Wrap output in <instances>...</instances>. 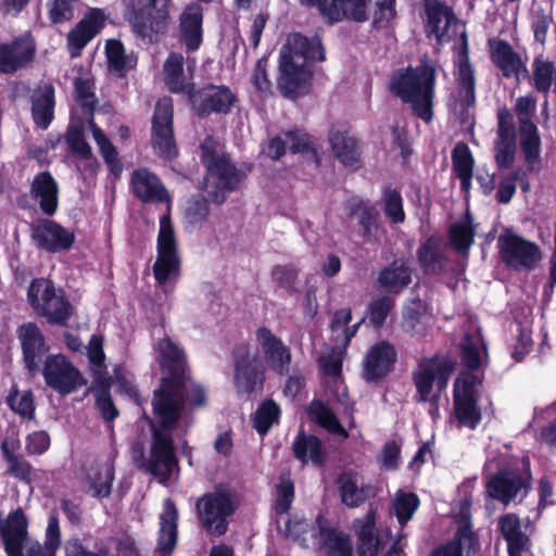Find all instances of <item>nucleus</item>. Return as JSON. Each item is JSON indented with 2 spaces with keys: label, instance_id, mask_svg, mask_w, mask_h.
Instances as JSON below:
<instances>
[{
  "label": "nucleus",
  "instance_id": "nucleus-60",
  "mask_svg": "<svg viewBox=\"0 0 556 556\" xmlns=\"http://www.w3.org/2000/svg\"><path fill=\"white\" fill-rule=\"evenodd\" d=\"M485 350L482 339L479 337L472 338L469 334L465 336L462 346V359L465 367L471 370H478L481 366L480 348Z\"/></svg>",
  "mask_w": 556,
  "mask_h": 556
},
{
  "label": "nucleus",
  "instance_id": "nucleus-26",
  "mask_svg": "<svg viewBox=\"0 0 556 556\" xmlns=\"http://www.w3.org/2000/svg\"><path fill=\"white\" fill-rule=\"evenodd\" d=\"M454 415L459 428L475 430L481 421V409L478 406L475 387L458 380L454 384Z\"/></svg>",
  "mask_w": 556,
  "mask_h": 556
},
{
  "label": "nucleus",
  "instance_id": "nucleus-59",
  "mask_svg": "<svg viewBox=\"0 0 556 556\" xmlns=\"http://www.w3.org/2000/svg\"><path fill=\"white\" fill-rule=\"evenodd\" d=\"M402 440L392 439L386 442L380 453L377 455V462L381 469L394 471L399 469L401 463Z\"/></svg>",
  "mask_w": 556,
  "mask_h": 556
},
{
  "label": "nucleus",
  "instance_id": "nucleus-28",
  "mask_svg": "<svg viewBox=\"0 0 556 556\" xmlns=\"http://www.w3.org/2000/svg\"><path fill=\"white\" fill-rule=\"evenodd\" d=\"M280 59L296 65H309V62L324 61L325 50L321 39L318 36L309 38L300 33L292 34L280 53Z\"/></svg>",
  "mask_w": 556,
  "mask_h": 556
},
{
  "label": "nucleus",
  "instance_id": "nucleus-40",
  "mask_svg": "<svg viewBox=\"0 0 556 556\" xmlns=\"http://www.w3.org/2000/svg\"><path fill=\"white\" fill-rule=\"evenodd\" d=\"M526 77L536 92L545 96L552 90L556 92V62L543 53L534 56L531 73Z\"/></svg>",
  "mask_w": 556,
  "mask_h": 556
},
{
  "label": "nucleus",
  "instance_id": "nucleus-53",
  "mask_svg": "<svg viewBox=\"0 0 556 556\" xmlns=\"http://www.w3.org/2000/svg\"><path fill=\"white\" fill-rule=\"evenodd\" d=\"M74 91L75 100L80 106L84 118H91L97 104L93 81L88 78L78 77L74 83Z\"/></svg>",
  "mask_w": 556,
  "mask_h": 556
},
{
  "label": "nucleus",
  "instance_id": "nucleus-4",
  "mask_svg": "<svg viewBox=\"0 0 556 556\" xmlns=\"http://www.w3.org/2000/svg\"><path fill=\"white\" fill-rule=\"evenodd\" d=\"M156 351L161 367L169 376L161 380L153 396L166 387H175L176 392L179 393L181 406L203 407L206 403V393L202 386L195 383L185 374L186 356L184 351L169 338L161 340L156 345Z\"/></svg>",
  "mask_w": 556,
  "mask_h": 556
},
{
  "label": "nucleus",
  "instance_id": "nucleus-49",
  "mask_svg": "<svg viewBox=\"0 0 556 556\" xmlns=\"http://www.w3.org/2000/svg\"><path fill=\"white\" fill-rule=\"evenodd\" d=\"M105 53L110 71L119 77L126 76L137 64V59L132 54H126L122 42L118 40H109Z\"/></svg>",
  "mask_w": 556,
  "mask_h": 556
},
{
  "label": "nucleus",
  "instance_id": "nucleus-37",
  "mask_svg": "<svg viewBox=\"0 0 556 556\" xmlns=\"http://www.w3.org/2000/svg\"><path fill=\"white\" fill-rule=\"evenodd\" d=\"M61 546V530L59 517L51 514L48 519V526L45 533V542L41 544L36 540H28L23 547H17L8 556H55Z\"/></svg>",
  "mask_w": 556,
  "mask_h": 556
},
{
  "label": "nucleus",
  "instance_id": "nucleus-41",
  "mask_svg": "<svg viewBox=\"0 0 556 556\" xmlns=\"http://www.w3.org/2000/svg\"><path fill=\"white\" fill-rule=\"evenodd\" d=\"M294 457L303 464L311 462L316 467H323L327 459L324 443L316 435L300 430L292 443Z\"/></svg>",
  "mask_w": 556,
  "mask_h": 556
},
{
  "label": "nucleus",
  "instance_id": "nucleus-34",
  "mask_svg": "<svg viewBox=\"0 0 556 556\" xmlns=\"http://www.w3.org/2000/svg\"><path fill=\"white\" fill-rule=\"evenodd\" d=\"M131 190L144 203L169 201V194L161 179L147 168H138L130 176Z\"/></svg>",
  "mask_w": 556,
  "mask_h": 556
},
{
  "label": "nucleus",
  "instance_id": "nucleus-8",
  "mask_svg": "<svg viewBox=\"0 0 556 556\" xmlns=\"http://www.w3.org/2000/svg\"><path fill=\"white\" fill-rule=\"evenodd\" d=\"M201 527L213 536L224 535L229 527L236 505L230 493L215 491L203 494L195 503Z\"/></svg>",
  "mask_w": 556,
  "mask_h": 556
},
{
  "label": "nucleus",
  "instance_id": "nucleus-30",
  "mask_svg": "<svg viewBox=\"0 0 556 556\" xmlns=\"http://www.w3.org/2000/svg\"><path fill=\"white\" fill-rule=\"evenodd\" d=\"M328 142L334 157L342 166L357 170L363 165L359 140L351 136L348 130L331 128L328 132Z\"/></svg>",
  "mask_w": 556,
  "mask_h": 556
},
{
  "label": "nucleus",
  "instance_id": "nucleus-36",
  "mask_svg": "<svg viewBox=\"0 0 556 556\" xmlns=\"http://www.w3.org/2000/svg\"><path fill=\"white\" fill-rule=\"evenodd\" d=\"M34 124L45 130L54 119L55 89L51 83L36 86L29 96Z\"/></svg>",
  "mask_w": 556,
  "mask_h": 556
},
{
  "label": "nucleus",
  "instance_id": "nucleus-2",
  "mask_svg": "<svg viewBox=\"0 0 556 556\" xmlns=\"http://www.w3.org/2000/svg\"><path fill=\"white\" fill-rule=\"evenodd\" d=\"M437 71L422 61L395 71L389 83L390 92L412 110L415 117L430 124L434 117Z\"/></svg>",
  "mask_w": 556,
  "mask_h": 556
},
{
  "label": "nucleus",
  "instance_id": "nucleus-15",
  "mask_svg": "<svg viewBox=\"0 0 556 556\" xmlns=\"http://www.w3.org/2000/svg\"><path fill=\"white\" fill-rule=\"evenodd\" d=\"M30 200L38 204L43 215H55L59 207V185L50 172L36 174L29 185V195H20L16 204L22 210H29L33 207Z\"/></svg>",
  "mask_w": 556,
  "mask_h": 556
},
{
  "label": "nucleus",
  "instance_id": "nucleus-31",
  "mask_svg": "<svg viewBox=\"0 0 556 556\" xmlns=\"http://www.w3.org/2000/svg\"><path fill=\"white\" fill-rule=\"evenodd\" d=\"M497 529L506 542L508 556H533L532 542L523 531L520 518L513 513L501 516L497 520Z\"/></svg>",
  "mask_w": 556,
  "mask_h": 556
},
{
  "label": "nucleus",
  "instance_id": "nucleus-62",
  "mask_svg": "<svg viewBox=\"0 0 556 556\" xmlns=\"http://www.w3.org/2000/svg\"><path fill=\"white\" fill-rule=\"evenodd\" d=\"M473 157L469 147L458 142L452 151V166L456 176L469 175L473 172Z\"/></svg>",
  "mask_w": 556,
  "mask_h": 556
},
{
  "label": "nucleus",
  "instance_id": "nucleus-5",
  "mask_svg": "<svg viewBox=\"0 0 556 556\" xmlns=\"http://www.w3.org/2000/svg\"><path fill=\"white\" fill-rule=\"evenodd\" d=\"M514 112L518 121L519 146L528 170L535 169L541 163V136L534 122L536 98L532 93L516 99Z\"/></svg>",
  "mask_w": 556,
  "mask_h": 556
},
{
  "label": "nucleus",
  "instance_id": "nucleus-35",
  "mask_svg": "<svg viewBox=\"0 0 556 556\" xmlns=\"http://www.w3.org/2000/svg\"><path fill=\"white\" fill-rule=\"evenodd\" d=\"M203 9L199 3L186 7L179 17V41L186 52L199 50L203 42Z\"/></svg>",
  "mask_w": 556,
  "mask_h": 556
},
{
  "label": "nucleus",
  "instance_id": "nucleus-32",
  "mask_svg": "<svg viewBox=\"0 0 556 556\" xmlns=\"http://www.w3.org/2000/svg\"><path fill=\"white\" fill-rule=\"evenodd\" d=\"M312 535H319L320 546L325 549L326 556H352V542L348 534L332 527L323 516L316 517L312 526Z\"/></svg>",
  "mask_w": 556,
  "mask_h": 556
},
{
  "label": "nucleus",
  "instance_id": "nucleus-39",
  "mask_svg": "<svg viewBox=\"0 0 556 556\" xmlns=\"http://www.w3.org/2000/svg\"><path fill=\"white\" fill-rule=\"evenodd\" d=\"M359 480V476L352 471L342 472L337 478L339 496L348 507H359L375 494L372 485L361 483Z\"/></svg>",
  "mask_w": 556,
  "mask_h": 556
},
{
  "label": "nucleus",
  "instance_id": "nucleus-21",
  "mask_svg": "<svg viewBox=\"0 0 556 556\" xmlns=\"http://www.w3.org/2000/svg\"><path fill=\"white\" fill-rule=\"evenodd\" d=\"M307 8H315L329 24L342 21L364 23L368 20V0H299Z\"/></svg>",
  "mask_w": 556,
  "mask_h": 556
},
{
  "label": "nucleus",
  "instance_id": "nucleus-48",
  "mask_svg": "<svg viewBox=\"0 0 556 556\" xmlns=\"http://www.w3.org/2000/svg\"><path fill=\"white\" fill-rule=\"evenodd\" d=\"M18 448V444L15 442H8L4 440L1 443V453L7 463V471L12 477L23 482H29L31 480L33 467L21 454H16L15 450Z\"/></svg>",
  "mask_w": 556,
  "mask_h": 556
},
{
  "label": "nucleus",
  "instance_id": "nucleus-16",
  "mask_svg": "<svg viewBox=\"0 0 556 556\" xmlns=\"http://www.w3.org/2000/svg\"><path fill=\"white\" fill-rule=\"evenodd\" d=\"M233 384L238 394L251 395L263 388V366L247 345H239L233 350Z\"/></svg>",
  "mask_w": 556,
  "mask_h": 556
},
{
  "label": "nucleus",
  "instance_id": "nucleus-47",
  "mask_svg": "<svg viewBox=\"0 0 556 556\" xmlns=\"http://www.w3.org/2000/svg\"><path fill=\"white\" fill-rule=\"evenodd\" d=\"M417 258L425 274H440L444 266L440 240L433 236L427 238L417 250Z\"/></svg>",
  "mask_w": 556,
  "mask_h": 556
},
{
  "label": "nucleus",
  "instance_id": "nucleus-64",
  "mask_svg": "<svg viewBox=\"0 0 556 556\" xmlns=\"http://www.w3.org/2000/svg\"><path fill=\"white\" fill-rule=\"evenodd\" d=\"M7 403L14 413L23 418L33 419L35 417V405L30 392L23 394H20L17 391L11 392L7 397Z\"/></svg>",
  "mask_w": 556,
  "mask_h": 556
},
{
  "label": "nucleus",
  "instance_id": "nucleus-23",
  "mask_svg": "<svg viewBox=\"0 0 556 556\" xmlns=\"http://www.w3.org/2000/svg\"><path fill=\"white\" fill-rule=\"evenodd\" d=\"M490 58L493 64L502 72L505 78H516L529 76L527 67V58L517 52L513 46L501 38H492L488 41Z\"/></svg>",
  "mask_w": 556,
  "mask_h": 556
},
{
  "label": "nucleus",
  "instance_id": "nucleus-24",
  "mask_svg": "<svg viewBox=\"0 0 556 556\" xmlns=\"http://www.w3.org/2000/svg\"><path fill=\"white\" fill-rule=\"evenodd\" d=\"M279 71L277 87L285 98L296 99L308 92L313 77L311 65H296L280 59Z\"/></svg>",
  "mask_w": 556,
  "mask_h": 556
},
{
  "label": "nucleus",
  "instance_id": "nucleus-55",
  "mask_svg": "<svg viewBox=\"0 0 556 556\" xmlns=\"http://www.w3.org/2000/svg\"><path fill=\"white\" fill-rule=\"evenodd\" d=\"M396 16V0H376L370 26L377 30L390 28Z\"/></svg>",
  "mask_w": 556,
  "mask_h": 556
},
{
  "label": "nucleus",
  "instance_id": "nucleus-25",
  "mask_svg": "<svg viewBox=\"0 0 556 556\" xmlns=\"http://www.w3.org/2000/svg\"><path fill=\"white\" fill-rule=\"evenodd\" d=\"M424 12L427 37L435 38L439 45L447 42L448 28L457 20L453 8L440 0H424Z\"/></svg>",
  "mask_w": 556,
  "mask_h": 556
},
{
  "label": "nucleus",
  "instance_id": "nucleus-22",
  "mask_svg": "<svg viewBox=\"0 0 556 556\" xmlns=\"http://www.w3.org/2000/svg\"><path fill=\"white\" fill-rule=\"evenodd\" d=\"M17 338L22 348L25 369L29 376L35 377L40 372L49 350L45 337L36 324L26 323L18 327Z\"/></svg>",
  "mask_w": 556,
  "mask_h": 556
},
{
  "label": "nucleus",
  "instance_id": "nucleus-61",
  "mask_svg": "<svg viewBox=\"0 0 556 556\" xmlns=\"http://www.w3.org/2000/svg\"><path fill=\"white\" fill-rule=\"evenodd\" d=\"M65 140L74 155L81 160H88L91 156V148L85 139L81 126L71 124Z\"/></svg>",
  "mask_w": 556,
  "mask_h": 556
},
{
  "label": "nucleus",
  "instance_id": "nucleus-27",
  "mask_svg": "<svg viewBox=\"0 0 556 556\" xmlns=\"http://www.w3.org/2000/svg\"><path fill=\"white\" fill-rule=\"evenodd\" d=\"M396 351L384 340L378 341L368 350L363 362V377L367 382H378L394 368Z\"/></svg>",
  "mask_w": 556,
  "mask_h": 556
},
{
  "label": "nucleus",
  "instance_id": "nucleus-57",
  "mask_svg": "<svg viewBox=\"0 0 556 556\" xmlns=\"http://www.w3.org/2000/svg\"><path fill=\"white\" fill-rule=\"evenodd\" d=\"M113 481L114 467L111 464H104L99 467L94 477L90 478L89 488L94 497H108L111 494Z\"/></svg>",
  "mask_w": 556,
  "mask_h": 556
},
{
  "label": "nucleus",
  "instance_id": "nucleus-56",
  "mask_svg": "<svg viewBox=\"0 0 556 556\" xmlns=\"http://www.w3.org/2000/svg\"><path fill=\"white\" fill-rule=\"evenodd\" d=\"M419 498L415 493L399 492L393 501L394 515L401 527L412 519L419 507Z\"/></svg>",
  "mask_w": 556,
  "mask_h": 556
},
{
  "label": "nucleus",
  "instance_id": "nucleus-7",
  "mask_svg": "<svg viewBox=\"0 0 556 556\" xmlns=\"http://www.w3.org/2000/svg\"><path fill=\"white\" fill-rule=\"evenodd\" d=\"M156 252V260L152 267L153 275L157 285L166 290L168 286L176 283L180 275L178 245L168 215L160 218Z\"/></svg>",
  "mask_w": 556,
  "mask_h": 556
},
{
  "label": "nucleus",
  "instance_id": "nucleus-14",
  "mask_svg": "<svg viewBox=\"0 0 556 556\" xmlns=\"http://www.w3.org/2000/svg\"><path fill=\"white\" fill-rule=\"evenodd\" d=\"M30 237L37 249L48 253L68 251L75 242V232L50 218H37L29 225Z\"/></svg>",
  "mask_w": 556,
  "mask_h": 556
},
{
  "label": "nucleus",
  "instance_id": "nucleus-51",
  "mask_svg": "<svg viewBox=\"0 0 556 556\" xmlns=\"http://www.w3.org/2000/svg\"><path fill=\"white\" fill-rule=\"evenodd\" d=\"M448 235L451 244L458 252L468 251L473 243L476 235L471 215L468 213L463 220L453 224L450 227Z\"/></svg>",
  "mask_w": 556,
  "mask_h": 556
},
{
  "label": "nucleus",
  "instance_id": "nucleus-12",
  "mask_svg": "<svg viewBox=\"0 0 556 556\" xmlns=\"http://www.w3.org/2000/svg\"><path fill=\"white\" fill-rule=\"evenodd\" d=\"M157 0H122L124 18L130 24L134 33L146 38L152 33L164 30L167 13L155 10Z\"/></svg>",
  "mask_w": 556,
  "mask_h": 556
},
{
  "label": "nucleus",
  "instance_id": "nucleus-45",
  "mask_svg": "<svg viewBox=\"0 0 556 556\" xmlns=\"http://www.w3.org/2000/svg\"><path fill=\"white\" fill-rule=\"evenodd\" d=\"M412 274L405 262L393 261L380 270L377 281L388 292L399 294L412 282Z\"/></svg>",
  "mask_w": 556,
  "mask_h": 556
},
{
  "label": "nucleus",
  "instance_id": "nucleus-10",
  "mask_svg": "<svg viewBox=\"0 0 556 556\" xmlns=\"http://www.w3.org/2000/svg\"><path fill=\"white\" fill-rule=\"evenodd\" d=\"M497 245L502 262L516 271L533 270L542 260L541 249L535 242L514 232L501 235Z\"/></svg>",
  "mask_w": 556,
  "mask_h": 556
},
{
  "label": "nucleus",
  "instance_id": "nucleus-19",
  "mask_svg": "<svg viewBox=\"0 0 556 556\" xmlns=\"http://www.w3.org/2000/svg\"><path fill=\"white\" fill-rule=\"evenodd\" d=\"M192 110L199 117H206L213 113L227 114L236 102V96L225 85L210 84L198 90L194 87L188 94Z\"/></svg>",
  "mask_w": 556,
  "mask_h": 556
},
{
  "label": "nucleus",
  "instance_id": "nucleus-17",
  "mask_svg": "<svg viewBox=\"0 0 556 556\" xmlns=\"http://www.w3.org/2000/svg\"><path fill=\"white\" fill-rule=\"evenodd\" d=\"M530 489V475L520 470H500L485 485L489 497L508 505L521 502Z\"/></svg>",
  "mask_w": 556,
  "mask_h": 556
},
{
  "label": "nucleus",
  "instance_id": "nucleus-52",
  "mask_svg": "<svg viewBox=\"0 0 556 556\" xmlns=\"http://www.w3.org/2000/svg\"><path fill=\"white\" fill-rule=\"evenodd\" d=\"M381 204L386 217L392 224H402L405 220V212L403 207V198L401 192L388 185L381 193Z\"/></svg>",
  "mask_w": 556,
  "mask_h": 556
},
{
  "label": "nucleus",
  "instance_id": "nucleus-6",
  "mask_svg": "<svg viewBox=\"0 0 556 556\" xmlns=\"http://www.w3.org/2000/svg\"><path fill=\"white\" fill-rule=\"evenodd\" d=\"M28 302L36 313L52 325L65 326L72 315V306L63 291H56L52 280L34 279L27 290Z\"/></svg>",
  "mask_w": 556,
  "mask_h": 556
},
{
  "label": "nucleus",
  "instance_id": "nucleus-58",
  "mask_svg": "<svg viewBox=\"0 0 556 556\" xmlns=\"http://www.w3.org/2000/svg\"><path fill=\"white\" fill-rule=\"evenodd\" d=\"M471 505V498L468 496L464 497L458 502L457 510L455 511L454 515L455 521L458 523V529L455 533V536H459L468 541L469 544H471L473 541V532L471 530L470 523Z\"/></svg>",
  "mask_w": 556,
  "mask_h": 556
},
{
  "label": "nucleus",
  "instance_id": "nucleus-3",
  "mask_svg": "<svg viewBox=\"0 0 556 556\" xmlns=\"http://www.w3.org/2000/svg\"><path fill=\"white\" fill-rule=\"evenodd\" d=\"M200 159L205 167V190L210 200L223 204L229 194L240 189L251 168L237 166L220 151L219 143L207 136L200 144Z\"/></svg>",
  "mask_w": 556,
  "mask_h": 556
},
{
  "label": "nucleus",
  "instance_id": "nucleus-9",
  "mask_svg": "<svg viewBox=\"0 0 556 556\" xmlns=\"http://www.w3.org/2000/svg\"><path fill=\"white\" fill-rule=\"evenodd\" d=\"M40 372L48 388L66 396L87 384L80 370L63 354H48Z\"/></svg>",
  "mask_w": 556,
  "mask_h": 556
},
{
  "label": "nucleus",
  "instance_id": "nucleus-38",
  "mask_svg": "<svg viewBox=\"0 0 556 556\" xmlns=\"http://www.w3.org/2000/svg\"><path fill=\"white\" fill-rule=\"evenodd\" d=\"M0 531L7 554L17 547H23L30 540L28 520L21 507L9 513L7 519L0 523Z\"/></svg>",
  "mask_w": 556,
  "mask_h": 556
},
{
  "label": "nucleus",
  "instance_id": "nucleus-63",
  "mask_svg": "<svg viewBox=\"0 0 556 556\" xmlns=\"http://www.w3.org/2000/svg\"><path fill=\"white\" fill-rule=\"evenodd\" d=\"M294 500V484L289 477H281L276 485L275 510L278 515L289 511Z\"/></svg>",
  "mask_w": 556,
  "mask_h": 556
},
{
  "label": "nucleus",
  "instance_id": "nucleus-50",
  "mask_svg": "<svg viewBox=\"0 0 556 556\" xmlns=\"http://www.w3.org/2000/svg\"><path fill=\"white\" fill-rule=\"evenodd\" d=\"M280 417V407L271 400L263 401L253 416V427L261 435H265L269 429L278 424Z\"/></svg>",
  "mask_w": 556,
  "mask_h": 556
},
{
  "label": "nucleus",
  "instance_id": "nucleus-13",
  "mask_svg": "<svg viewBox=\"0 0 556 556\" xmlns=\"http://www.w3.org/2000/svg\"><path fill=\"white\" fill-rule=\"evenodd\" d=\"M476 104L475 70L468 58L462 59L457 64L456 94L450 108L463 126L473 125L472 109Z\"/></svg>",
  "mask_w": 556,
  "mask_h": 556
},
{
  "label": "nucleus",
  "instance_id": "nucleus-1",
  "mask_svg": "<svg viewBox=\"0 0 556 556\" xmlns=\"http://www.w3.org/2000/svg\"><path fill=\"white\" fill-rule=\"evenodd\" d=\"M175 387H166L155 393L152 400L156 426L152 427V442L149 457L140 455L138 469L166 483L178 468L172 430L181 422L185 428L192 424L190 406H181Z\"/></svg>",
  "mask_w": 556,
  "mask_h": 556
},
{
  "label": "nucleus",
  "instance_id": "nucleus-18",
  "mask_svg": "<svg viewBox=\"0 0 556 556\" xmlns=\"http://www.w3.org/2000/svg\"><path fill=\"white\" fill-rule=\"evenodd\" d=\"M36 42L27 31L10 41H0V75H13L27 68L36 56Z\"/></svg>",
  "mask_w": 556,
  "mask_h": 556
},
{
  "label": "nucleus",
  "instance_id": "nucleus-11",
  "mask_svg": "<svg viewBox=\"0 0 556 556\" xmlns=\"http://www.w3.org/2000/svg\"><path fill=\"white\" fill-rule=\"evenodd\" d=\"M173 117L172 99L167 97L160 99L152 116L151 146L154 153L164 161H173L178 155Z\"/></svg>",
  "mask_w": 556,
  "mask_h": 556
},
{
  "label": "nucleus",
  "instance_id": "nucleus-54",
  "mask_svg": "<svg viewBox=\"0 0 556 556\" xmlns=\"http://www.w3.org/2000/svg\"><path fill=\"white\" fill-rule=\"evenodd\" d=\"M394 305V300L389 295L374 298L367 306V315L365 317L368 318L369 324L374 328L380 329L386 324Z\"/></svg>",
  "mask_w": 556,
  "mask_h": 556
},
{
  "label": "nucleus",
  "instance_id": "nucleus-43",
  "mask_svg": "<svg viewBox=\"0 0 556 556\" xmlns=\"http://www.w3.org/2000/svg\"><path fill=\"white\" fill-rule=\"evenodd\" d=\"M345 208L350 217H357L362 238L366 242H371L379 229L378 212L361 199L349 200Z\"/></svg>",
  "mask_w": 556,
  "mask_h": 556
},
{
  "label": "nucleus",
  "instance_id": "nucleus-44",
  "mask_svg": "<svg viewBox=\"0 0 556 556\" xmlns=\"http://www.w3.org/2000/svg\"><path fill=\"white\" fill-rule=\"evenodd\" d=\"M184 62L182 54L172 52L164 63V81L170 92L189 94L193 88L192 77L187 78L184 74Z\"/></svg>",
  "mask_w": 556,
  "mask_h": 556
},
{
  "label": "nucleus",
  "instance_id": "nucleus-29",
  "mask_svg": "<svg viewBox=\"0 0 556 556\" xmlns=\"http://www.w3.org/2000/svg\"><path fill=\"white\" fill-rule=\"evenodd\" d=\"M451 371L450 366L439 356L424 358L413 374L414 383L417 390L416 400L426 402L429 400L433 382L438 378L443 383Z\"/></svg>",
  "mask_w": 556,
  "mask_h": 556
},
{
  "label": "nucleus",
  "instance_id": "nucleus-42",
  "mask_svg": "<svg viewBox=\"0 0 556 556\" xmlns=\"http://www.w3.org/2000/svg\"><path fill=\"white\" fill-rule=\"evenodd\" d=\"M161 527L157 538V551L162 556L172 554L177 544L178 510L170 498H166L161 514Z\"/></svg>",
  "mask_w": 556,
  "mask_h": 556
},
{
  "label": "nucleus",
  "instance_id": "nucleus-20",
  "mask_svg": "<svg viewBox=\"0 0 556 556\" xmlns=\"http://www.w3.org/2000/svg\"><path fill=\"white\" fill-rule=\"evenodd\" d=\"M496 138L494 140V159L500 169L513 166L517 152V135L514 115L503 105L496 112Z\"/></svg>",
  "mask_w": 556,
  "mask_h": 556
},
{
  "label": "nucleus",
  "instance_id": "nucleus-46",
  "mask_svg": "<svg viewBox=\"0 0 556 556\" xmlns=\"http://www.w3.org/2000/svg\"><path fill=\"white\" fill-rule=\"evenodd\" d=\"M307 414L312 421L327 430L329 433L343 440L348 439V431L341 425L333 410L323 401L313 400L307 407Z\"/></svg>",
  "mask_w": 556,
  "mask_h": 556
},
{
  "label": "nucleus",
  "instance_id": "nucleus-33",
  "mask_svg": "<svg viewBox=\"0 0 556 556\" xmlns=\"http://www.w3.org/2000/svg\"><path fill=\"white\" fill-rule=\"evenodd\" d=\"M256 339L269 367L279 375H287L291 363L290 349L266 327L257 329Z\"/></svg>",
  "mask_w": 556,
  "mask_h": 556
}]
</instances>
